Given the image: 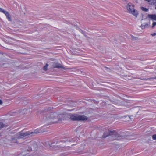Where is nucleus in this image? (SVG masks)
I'll return each mask as SVG.
<instances>
[{
    "mask_svg": "<svg viewBox=\"0 0 156 156\" xmlns=\"http://www.w3.org/2000/svg\"><path fill=\"white\" fill-rule=\"evenodd\" d=\"M42 121L45 122H50V123L58 122V121L68 120L69 117V114L64 113L58 115L55 112H50L45 110L41 113Z\"/></svg>",
    "mask_w": 156,
    "mask_h": 156,
    "instance_id": "1",
    "label": "nucleus"
},
{
    "mask_svg": "<svg viewBox=\"0 0 156 156\" xmlns=\"http://www.w3.org/2000/svg\"><path fill=\"white\" fill-rule=\"evenodd\" d=\"M135 5L132 3L129 2L127 4L126 6V8L128 10V12L131 13L136 17L138 15V12L137 10L134 9Z\"/></svg>",
    "mask_w": 156,
    "mask_h": 156,
    "instance_id": "2",
    "label": "nucleus"
},
{
    "mask_svg": "<svg viewBox=\"0 0 156 156\" xmlns=\"http://www.w3.org/2000/svg\"><path fill=\"white\" fill-rule=\"evenodd\" d=\"M109 136H112V137H115V138L114 140H115L117 138H119L121 136L120 134H118L115 130L111 131L108 130L107 131L104 133L102 137L104 138H105Z\"/></svg>",
    "mask_w": 156,
    "mask_h": 156,
    "instance_id": "3",
    "label": "nucleus"
},
{
    "mask_svg": "<svg viewBox=\"0 0 156 156\" xmlns=\"http://www.w3.org/2000/svg\"><path fill=\"white\" fill-rule=\"evenodd\" d=\"M39 133L40 132L37 130H35L34 132L29 131L25 133H20L17 134V137L20 139L30 135H34L35 134Z\"/></svg>",
    "mask_w": 156,
    "mask_h": 156,
    "instance_id": "4",
    "label": "nucleus"
},
{
    "mask_svg": "<svg viewBox=\"0 0 156 156\" xmlns=\"http://www.w3.org/2000/svg\"><path fill=\"white\" fill-rule=\"evenodd\" d=\"M69 118L72 121H84L87 120L88 118L84 115H78L74 114L71 115H69Z\"/></svg>",
    "mask_w": 156,
    "mask_h": 156,
    "instance_id": "5",
    "label": "nucleus"
},
{
    "mask_svg": "<svg viewBox=\"0 0 156 156\" xmlns=\"http://www.w3.org/2000/svg\"><path fill=\"white\" fill-rule=\"evenodd\" d=\"M141 22L143 23L140 26L142 29L148 28L150 24V20L147 18L142 19Z\"/></svg>",
    "mask_w": 156,
    "mask_h": 156,
    "instance_id": "6",
    "label": "nucleus"
},
{
    "mask_svg": "<svg viewBox=\"0 0 156 156\" xmlns=\"http://www.w3.org/2000/svg\"><path fill=\"white\" fill-rule=\"evenodd\" d=\"M52 66L53 68H62L64 69H66V68L62 66L60 64L56 63V62H54L52 65Z\"/></svg>",
    "mask_w": 156,
    "mask_h": 156,
    "instance_id": "7",
    "label": "nucleus"
},
{
    "mask_svg": "<svg viewBox=\"0 0 156 156\" xmlns=\"http://www.w3.org/2000/svg\"><path fill=\"white\" fill-rule=\"evenodd\" d=\"M78 138L77 137H75L72 138H69L68 139H67L66 140L62 141L61 142H65V141H68L69 142H74L75 141L77 142L78 141Z\"/></svg>",
    "mask_w": 156,
    "mask_h": 156,
    "instance_id": "8",
    "label": "nucleus"
},
{
    "mask_svg": "<svg viewBox=\"0 0 156 156\" xmlns=\"http://www.w3.org/2000/svg\"><path fill=\"white\" fill-rule=\"evenodd\" d=\"M147 17L152 20H156V14H148Z\"/></svg>",
    "mask_w": 156,
    "mask_h": 156,
    "instance_id": "9",
    "label": "nucleus"
},
{
    "mask_svg": "<svg viewBox=\"0 0 156 156\" xmlns=\"http://www.w3.org/2000/svg\"><path fill=\"white\" fill-rule=\"evenodd\" d=\"M3 13L5 14L7 18L9 21H12V19L11 18V16L8 12L5 11Z\"/></svg>",
    "mask_w": 156,
    "mask_h": 156,
    "instance_id": "10",
    "label": "nucleus"
},
{
    "mask_svg": "<svg viewBox=\"0 0 156 156\" xmlns=\"http://www.w3.org/2000/svg\"><path fill=\"white\" fill-rule=\"evenodd\" d=\"M17 134L15 135V137H12L11 138L12 141L14 143H18L17 139H19L17 137Z\"/></svg>",
    "mask_w": 156,
    "mask_h": 156,
    "instance_id": "11",
    "label": "nucleus"
},
{
    "mask_svg": "<svg viewBox=\"0 0 156 156\" xmlns=\"http://www.w3.org/2000/svg\"><path fill=\"white\" fill-rule=\"evenodd\" d=\"M147 1L149 4L151 5H154L156 3V0H148Z\"/></svg>",
    "mask_w": 156,
    "mask_h": 156,
    "instance_id": "12",
    "label": "nucleus"
},
{
    "mask_svg": "<svg viewBox=\"0 0 156 156\" xmlns=\"http://www.w3.org/2000/svg\"><path fill=\"white\" fill-rule=\"evenodd\" d=\"M7 127V126L5 124H4L3 122H0V128H3L4 127Z\"/></svg>",
    "mask_w": 156,
    "mask_h": 156,
    "instance_id": "13",
    "label": "nucleus"
},
{
    "mask_svg": "<svg viewBox=\"0 0 156 156\" xmlns=\"http://www.w3.org/2000/svg\"><path fill=\"white\" fill-rule=\"evenodd\" d=\"M48 64H46L45 66H44L43 67V69L45 71H46L47 70L48 67Z\"/></svg>",
    "mask_w": 156,
    "mask_h": 156,
    "instance_id": "14",
    "label": "nucleus"
},
{
    "mask_svg": "<svg viewBox=\"0 0 156 156\" xmlns=\"http://www.w3.org/2000/svg\"><path fill=\"white\" fill-rule=\"evenodd\" d=\"M141 9L143 11H144L145 12H147L148 10L149 9H147L146 8H144L143 7H140Z\"/></svg>",
    "mask_w": 156,
    "mask_h": 156,
    "instance_id": "15",
    "label": "nucleus"
},
{
    "mask_svg": "<svg viewBox=\"0 0 156 156\" xmlns=\"http://www.w3.org/2000/svg\"><path fill=\"white\" fill-rule=\"evenodd\" d=\"M156 25V22H154L152 23V25L151 27L153 28L154 27V26Z\"/></svg>",
    "mask_w": 156,
    "mask_h": 156,
    "instance_id": "16",
    "label": "nucleus"
},
{
    "mask_svg": "<svg viewBox=\"0 0 156 156\" xmlns=\"http://www.w3.org/2000/svg\"><path fill=\"white\" fill-rule=\"evenodd\" d=\"M151 79H156V76L153 77H150L148 78H147L146 79L147 80H148Z\"/></svg>",
    "mask_w": 156,
    "mask_h": 156,
    "instance_id": "17",
    "label": "nucleus"
},
{
    "mask_svg": "<svg viewBox=\"0 0 156 156\" xmlns=\"http://www.w3.org/2000/svg\"><path fill=\"white\" fill-rule=\"evenodd\" d=\"M152 138L154 140H156V134L153 135L152 136Z\"/></svg>",
    "mask_w": 156,
    "mask_h": 156,
    "instance_id": "18",
    "label": "nucleus"
},
{
    "mask_svg": "<svg viewBox=\"0 0 156 156\" xmlns=\"http://www.w3.org/2000/svg\"><path fill=\"white\" fill-rule=\"evenodd\" d=\"M132 38L133 40H137L138 39V38L136 37L132 36Z\"/></svg>",
    "mask_w": 156,
    "mask_h": 156,
    "instance_id": "19",
    "label": "nucleus"
},
{
    "mask_svg": "<svg viewBox=\"0 0 156 156\" xmlns=\"http://www.w3.org/2000/svg\"><path fill=\"white\" fill-rule=\"evenodd\" d=\"M105 68H106V70L110 72L111 70V69L110 68H108V67H105Z\"/></svg>",
    "mask_w": 156,
    "mask_h": 156,
    "instance_id": "20",
    "label": "nucleus"
},
{
    "mask_svg": "<svg viewBox=\"0 0 156 156\" xmlns=\"http://www.w3.org/2000/svg\"><path fill=\"white\" fill-rule=\"evenodd\" d=\"M5 11L3 9L0 8V12H3V13Z\"/></svg>",
    "mask_w": 156,
    "mask_h": 156,
    "instance_id": "21",
    "label": "nucleus"
},
{
    "mask_svg": "<svg viewBox=\"0 0 156 156\" xmlns=\"http://www.w3.org/2000/svg\"><path fill=\"white\" fill-rule=\"evenodd\" d=\"M80 31V32H81L82 34H85V32H84L82 30H81Z\"/></svg>",
    "mask_w": 156,
    "mask_h": 156,
    "instance_id": "22",
    "label": "nucleus"
},
{
    "mask_svg": "<svg viewBox=\"0 0 156 156\" xmlns=\"http://www.w3.org/2000/svg\"><path fill=\"white\" fill-rule=\"evenodd\" d=\"M151 35L152 36H155L156 35V33H154L153 34H151Z\"/></svg>",
    "mask_w": 156,
    "mask_h": 156,
    "instance_id": "23",
    "label": "nucleus"
},
{
    "mask_svg": "<svg viewBox=\"0 0 156 156\" xmlns=\"http://www.w3.org/2000/svg\"><path fill=\"white\" fill-rule=\"evenodd\" d=\"M84 35L86 37V38H89V39H90V38L88 37V36H87V35H85V34H84Z\"/></svg>",
    "mask_w": 156,
    "mask_h": 156,
    "instance_id": "24",
    "label": "nucleus"
},
{
    "mask_svg": "<svg viewBox=\"0 0 156 156\" xmlns=\"http://www.w3.org/2000/svg\"><path fill=\"white\" fill-rule=\"evenodd\" d=\"M122 0L124 2H127V0Z\"/></svg>",
    "mask_w": 156,
    "mask_h": 156,
    "instance_id": "25",
    "label": "nucleus"
},
{
    "mask_svg": "<svg viewBox=\"0 0 156 156\" xmlns=\"http://www.w3.org/2000/svg\"><path fill=\"white\" fill-rule=\"evenodd\" d=\"M2 104V101L0 99V105Z\"/></svg>",
    "mask_w": 156,
    "mask_h": 156,
    "instance_id": "26",
    "label": "nucleus"
},
{
    "mask_svg": "<svg viewBox=\"0 0 156 156\" xmlns=\"http://www.w3.org/2000/svg\"><path fill=\"white\" fill-rule=\"evenodd\" d=\"M66 21V23H70L69 22H68V21Z\"/></svg>",
    "mask_w": 156,
    "mask_h": 156,
    "instance_id": "27",
    "label": "nucleus"
},
{
    "mask_svg": "<svg viewBox=\"0 0 156 156\" xmlns=\"http://www.w3.org/2000/svg\"><path fill=\"white\" fill-rule=\"evenodd\" d=\"M94 103H96L97 101H96L95 100H94Z\"/></svg>",
    "mask_w": 156,
    "mask_h": 156,
    "instance_id": "28",
    "label": "nucleus"
},
{
    "mask_svg": "<svg viewBox=\"0 0 156 156\" xmlns=\"http://www.w3.org/2000/svg\"><path fill=\"white\" fill-rule=\"evenodd\" d=\"M146 79H144H144H142V80H146Z\"/></svg>",
    "mask_w": 156,
    "mask_h": 156,
    "instance_id": "29",
    "label": "nucleus"
},
{
    "mask_svg": "<svg viewBox=\"0 0 156 156\" xmlns=\"http://www.w3.org/2000/svg\"><path fill=\"white\" fill-rule=\"evenodd\" d=\"M128 116L129 117V118H130V119H133V118H131V117H130V116Z\"/></svg>",
    "mask_w": 156,
    "mask_h": 156,
    "instance_id": "30",
    "label": "nucleus"
},
{
    "mask_svg": "<svg viewBox=\"0 0 156 156\" xmlns=\"http://www.w3.org/2000/svg\"><path fill=\"white\" fill-rule=\"evenodd\" d=\"M1 136V133H0V136Z\"/></svg>",
    "mask_w": 156,
    "mask_h": 156,
    "instance_id": "31",
    "label": "nucleus"
},
{
    "mask_svg": "<svg viewBox=\"0 0 156 156\" xmlns=\"http://www.w3.org/2000/svg\"><path fill=\"white\" fill-rule=\"evenodd\" d=\"M52 145V144H51V145L50 146L51 147H52V146H51Z\"/></svg>",
    "mask_w": 156,
    "mask_h": 156,
    "instance_id": "32",
    "label": "nucleus"
},
{
    "mask_svg": "<svg viewBox=\"0 0 156 156\" xmlns=\"http://www.w3.org/2000/svg\"><path fill=\"white\" fill-rule=\"evenodd\" d=\"M155 9H156V5L155 6Z\"/></svg>",
    "mask_w": 156,
    "mask_h": 156,
    "instance_id": "33",
    "label": "nucleus"
},
{
    "mask_svg": "<svg viewBox=\"0 0 156 156\" xmlns=\"http://www.w3.org/2000/svg\"><path fill=\"white\" fill-rule=\"evenodd\" d=\"M145 1H147L148 0H145Z\"/></svg>",
    "mask_w": 156,
    "mask_h": 156,
    "instance_id": "34",
    "label": "nucleus"
}]
</instances>
